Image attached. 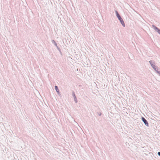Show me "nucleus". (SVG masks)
<instances>
[{
    "mask_svg": "<svg viewBox=\"0 0 160 160\" xmlns=\"http://www.w3.org/2000/svg\"><path fill=\"white\" fill-rule=\"evenodd\" d=\"M115 12L116 14V15L117 18H118V20H119L121 24L124 27H125V25L124 23V22L122 19V18L121 17L120 15L118 14V12L117 11H115Z\"/></svg>",
    "mask_w": 160,
    "mask_h": 160,
    "instance_id": "1",
    "label": "nucleus"
},
{
    "mask_svg": "<svg viewBox=\"0 0 160 160\" xmlns=\"http://www.w3.org/2000/svg\"><path fill=\"white\" fill-rule=\"evenodd\" d=\"M152 27L156 32H157L160 35V29L154 25H152Z\"/></svg>",
    "mask_w": 160,
    "mask_h": 160,
    "instance_id": "2",
    "label": "nucleus"
},
{
    "mask_svg": "<svg viewBox=\"0 0 160 160\" xmlns=\"http://www.w3.org/2000/svg\"><path fill=\"white\" fill-rule=\"evenodd\" d=\"M51 41L52 43H53L54 45L56 47L57 49L59 51V52H61L60 49L57 46V44L56 42L54 40H52Z\"/></svg>",
    "mask_w": 160,
    "mask_h": 160,
    "instance_id": "3",
    "label": "nucleus"
},
{
    "mask_svg": "<svg viewBox=\"0 0 160 160\" xmlns=\"http://www.w3.org/2000/svg\"><path fill=\"white\" fill-rule=\"evenodd\" d=\"M142 120L146 126L148 127L149 125L148 122L144 118L142 117Z\"/></svg>",
    "mask_w": 160,
    "mask_h": 160,
    "instance_id": "4",
    "label": "nucleus"
},
{
    "mask_svg": "<svg viewBox=\"0 0 160 160\" xmlns=\"http://www.w3.org/2000/svg\"><path fill=\"white\" fill-rule=\"evenodd\" d=\"M149 63H150V65H151V66L154 65V62L153 61L151 60L150 61H149Z\"/></svg>",
    "mask_w": 160,
    "mask_h": 160,
    "instance_id": "5",
    "label": "nucleus"
},
{
    "mask_svg": "<svg viewBox=\"0 0 160 160\" xmlns=\"http://www.w3.org/2000/svg\"><path fill=\"white\" fill-rule=\"evenodd\" d=\"M153 69L156 71L157 70L156 66L154 65L151 66Z\"/></svg>",
    "mask_w": 160,
    "mask_h": 160,
    "instance_id": "6",
    "label": "nucleus"
},
{
    "mask_svg": "<svg viewBox=\"0 0 160 160\" xmlns=\"http://www.w3.org/2000/svg\"><path fill=\"white\" fill-rule=\"evenodd\" d=\"M73 96L74 97V100L75 102L76 103H77L78 100L77 99L76 97V96H75V95L74 94H73Z\"/></svg>",
    "mask_w": 160,
    "mask_h": 160,
    "instance_id": "7",
    "label": "nucleus"
},
{
    "mask_svg": "<svg viewBox=\"0 0 160 160\" xmlns=\"http://www.w3.org/2000/svg\"><path fill=\"white\" fill-rule=\"evenodd\" d=\"M55 89L56 90V91L59 90V89L58 88V87L57 86H55Z\"/></svg>",
    "mask_w": 160,
    "mask_h": 160,
    "instance_id": "8",
    "label": "nucleus"
},
{
    "mask_svg": "<svg viewBox=\"0 0 160 160\" xmlns=\"http://www.w3.org/2000/svg\"><path fill=\"white\" fill-rule=\"evenodd\" d=\"M156 72H157L158 74H159V75H160V71H159L157 69V70L156 71Z\"/></svg>",
    "mask_w": 160,
    "mask_h": 160,
    "instance_id": "9",
    "label": "nucleus"
},
{
    "mask_svg": "<svg viewBox=\"0 0 160 160\" xmlns=\"http://www.w3.org/2000/svg\"><path fill=\"white\" fill-rule=\"evenodd\" d=\"M56 92H57V93H58V95H59V94H60V92H59V90H58V91H56Z\"/></svg>",
    "mask_w": 160,
    "mask_h": 160,
    "instance_id": "10",
    "label": "nucleus"
},
{
    "mask_svg": "<svg viewBox=\"0 0 160 160\" xmlns=\"http://www.w3.org/2000/svg\"><path fill=\"white\" fill-rule=\"evenodd\" d=\"M158 154L159 156H160V152H158Z\"/></svg>",
    "mask_w": 160,
    "mask_h": 160,
    "instance_id": "11",
    "label": "nucleus"
}]
</instances>
